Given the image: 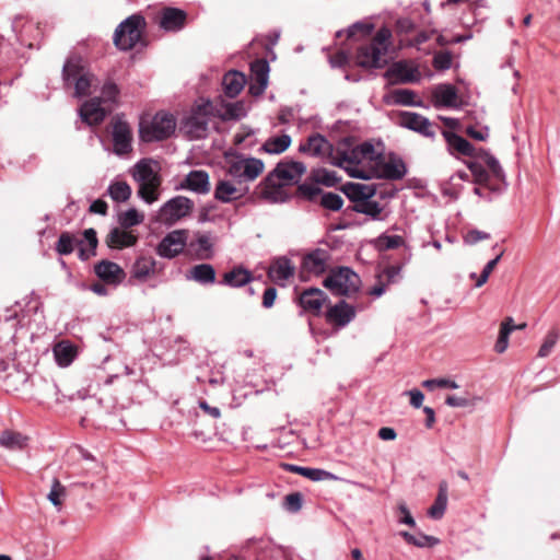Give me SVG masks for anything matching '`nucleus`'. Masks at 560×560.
<instances>
[{"label": "nucleus", "mask_w": 560, "mask_h": 560, "mask_svg": "<svg viewBox=\"0 0 560 560\" xmlns=\"http://www.w3.org/2000/svg\"><path fill=\"white\" fill-rule=\"evenodd\" d=\"M392 32L387 27L380 28L371 42L357 49L355 63L365 69H380L386 65L385 56L390 45Z\"/></svg>", "instance_id": "obj_1"}, {"label": "nucleus", "mask_w": 560, "mask_h": 560, "mask_svg": "<svg viewBox=\"0 0 560 560\" xmlns=\"http://www.w3.org/2000/svg\"><path fill=\"white\" fill-rule=\"evenodd\" d=\"M65 88H74V97L81 98L90 94L94 75L86 68L84 59L79 55H70L62 67Z\"/></svg>", "instance_id": "obj_2"}, {"label": "nucleus", "mask_w": 560, "mask_h": 560, "mask_svg": "<svg viewBox=\"0 0 560 560\" xmlns=\"http://www.w3.org/2000/svg\"><path fill=\"white\" fill-rule=\"evenodd\" d=\"M211 116H217L215 107L209 100H201L182 121L180 129L189 139H202L208 133V125Z\"/></svg>", "instance_id": "obj_3"}, {"label": "nucleus", "mask_w": 560, "mask_h": 560, "mask_svg": "<svg viewBox=\"0 0 560 560\" xmlns=\"http://www.w3.org/2000/svg\"><path fill=\"white\" fill-rule=\"evenodd\" d=\"M84 240H77L69 232H62L56 243V252L59 255H70L75 246H79L78 256L81 260L85 261L96 255L98 245L97 234L93 228L86 229L83 232Z\"/></svg>", "instance_id": "obj_4"}, {"label": "nucleus", "mask_w": 560, "mask_h": 560, "mask_svg": "<svg viewBox=\"0 0 560 560\" xmlns=\"http://www.w3.org/2000/svg\"><path fill=\"white\" fill-rule=\"evenodd\" d=\"M323 283L335 294L350 296L360 290L361 279L351 268L338 267L330 271Z\"/></svg>", "instance_id": "obj_5"}, {"label": "nucleus", "mask_w": 560, "mask_h": 560, "mask_svg": "<svg viewBox=\"0 0 560 560\" xmlns=\"http://www.w3.org/2000/svg\"><path fill=\"white\" fill-rule=\"evenodd\" d=\"M145 20L140 14H132L124 20L115 30L114 44L124 51L132 49L141 38V28Z\"/></svg>", "instance_id": "obj_6"}, {"label": "nucleus", "mask_w": 560, "mask_h": 560, "mask_svg": "<svg viewBox=\"0 0 560 560\" xmlns=\"http://www.w3.org/2000/svg\"><path fill=\"white\" fill-rule=\"evenodd\" d=\"M176 128V120L167 113H156L148 125H140V136L143 141H161L168 138Z\"/></svg>", "instance_id": "obj_7"}, {"label": "nucleus", "mask_w": 560, "mask_h": 560, "mask_svg": "<svg viewBox=\"0 0 560 560\" xmlns=\"http://www.w3.org/2000/svg\"><path fill=\"white\" fill-rule=\"evenodd\" d=\"M467 167L474 176V183L478 186L474 188V194L488 201L492 200V195H499L505 187V184L493 182L487 168L480 162L470 161Z\"/></svg>", "instance_id": "obj_8"}, {"label": "nucleus", "mask_w": 560, "mask_h": 560, "mask_svg": "<svg viewBox=\"0 0 560 560\" xmlns=\"http://www.w3.org/2000/svg\"><path fill=\"white\" fill-rule=\"evenodd\" d=\"M188 230L178 229L168 232L156 245L155 253L164 259H174L186 253Z\"/></svg>", "instance_id": "obj_9"}, {"label": "nucleus", "mask_w": 560, "mask_h": 560, "mask_svg": "<svg viewBox=\"0 0 560 560\" xmlns=\"http://www.w3.org/2000/svg\"><path fill=\"white\" fill-rule=\"evenodd\" d=\"M396 124L425 138L434 139L436 136L435 126L427 117L415 112H398Z\"/></svg>", "instance_id": "obj_10"}, {"label": "nucleus", "mask_w": 560, "mask_h": 560, "mask_svg": "<svg viewBox=\"0 0 560 560\" xmlns=\"http://www.w3.org/2000/svg\"><path fill=\"white\" fill-rule=\"evenodd\" d=\"M192 201L184 196H176L166 201L159 211L161 222L165 225H173L189 214L192 209Z\"/></svg>", "instance_id": "obj_11"}, {"label": "nucleus", "mask_w": 560, "mask_h": 560, "mask_svg": "<svg viewBox=\"0 0 560 560\" xmlns=\"http://www.w3.org/2000/svg\"><path fill=\"white\" fill-rule=\"evenodd\" d=\"M305 172L306 166L302 162L281 161L268 174V182L271 183L272 178H276L284 185H291L298 183Z\"/></svg>", "instance_id": "obj_12"}, {"label": "nucleus", "mask_w": 560, "mask_h": 560, "mask_svg": "<svg viewBox=\"0 0 560 560\" xmlns=\"http://www.w3.org/2000/svg\"><path fill=\"white\" fill-rule=\"evenodd\" d=\"M113 151L116 155L122 156L132 150V132L129 124L121 119L113 121Z\"/></svg>", "instance_id": "obj_13"}, {"label": "nucleus", "mask_w": 560, "mask_h": 560, "mask_svg": "<svg viewBox=\"0 0 560 560\" xmlns=\"http://www.w3.org/2000/svg\"><path fill=\"white\" fill-rule=\"evenodd\" d=\"M362 161L363 158L358 152V147H354L348 151L338 152V156L334 159L332 164L343 167L354 178L370 179L372 177L370 174L357 168Z\"/></svg>", "instance_id": "obj_14"}, {"label": "nucleus", "mask_w": 560, "mask_h": 560, "mask_svg": "<svg viewBox=\"0 0 560 560\" xmlns=\"http://www.w3.org/2000/svg\"><path fill=\"white\" fill-rule=\"evenodd\" d=\"M407 174V166L404 160L390 153L387 161L377 164L375 171V177L387 179V180H399L402 179Z\"/></svg>", "instance_id": "obj_15"}, {"label": "nucleus", "mask_w": 560, "mask_h": 560, "mask_svg": "<svg viewBox=\"0 0 560 560\" xmlns=\"http://www.w3.org/2000/svg\"><path fill=\"white\" fill-rule=\"evenodd\" d=\"M195 237H187L186 254L199 259L207 260L213 256V243L209 233L196 232Z\"/></svg>", "instance_id": "obj_16"}, {"label": "nucleus", "mask_w": 560, "mask_h": 560, "mask_svg": "<svg viewBox=\"0 0 560 560\" xmlns=\"http://www.w3.org/2000/svg\"><path fill=\"white\" fill-rule=\"evenodd\" d=\"M95 275L106 284L118 285L125 278V270L116 262L103 259L94 266Z\"/></svg>", "instance_id": "obj_17"}, {"label": "nucleus", "mask_w": 560, "mask_h": 560, "mask_svg": "<svg viewBox=\"0 0 560 560\" xmlns=\"http://www.w3.org/2000/svg\"><path fill=\"white\" fill-rule=\"evenodd\" d=\"M101 104V97H93L85 101L79 108V116L82 121L89 126H97L103 122L106 117V112Z\"/></svg>", "instance_id": "obj_18"}, {"label": "nucleus", "mask_w": 560, "mask_h": 560, "mask_svg": "<svg viewBox=\"0 0 560 560\" xmlns=\"http://www.w3.org/2000/svg\"><path fill=\"white\" fill-rule=\"evenodd\" d=\"M330 255L326 249L316 248L304 256L302 261V271L310 275L319 276L327 269V262Z\"/></svg>", "instance_id": "obj_19"}, {"label": "nucleus", "mask_w": 560, "mask_h": 560, "mask_svg": "<svg viewBox=\"0 0 560 560\" xmlns=\"http://www.w3.org/2000/svg\"><path fill=\"white\" fill-rule=\"evenodd\" d=\"M187 13L178 8H164L161 11L160 27L166 32H178L184 28Z\"/></svg>", "instance_id": "obj_20"}, {"label": "nucleus", "mask_w": 560, "mask_h": 560, "mask_svg": "<svg viewBox=\"0 0 560 560\" xmlns=\"http://www.w3.org/2000/svg\"><path fill=\"white\" fill-rule=\"evenodd\" d=\"M180 187L199 195L208 194L211 188L208 172L203 170L190 171Z\"/></svg>", "instance_id": "obj_21"}, {"label": "nucleus", "mask_w": 560, "mask_h": 560, "mask_svg": "<svg viewBox=\"0 0 560 560\" xmlns=\"http://www.w3.org/2000/svg\"><path fill=\"white\" fill-rule=\"evenodd\" d=\"M326 317L328 322L339 327H345L355 317V308L345 300H341L328 308Z\"/></svg>", "instance_id": "obj_22"}, {"label": "nucleus", "mask_w": 560, "mask_h": 560, "mask_svg": "<svg viewBox=\"0 0 560 560\" xmlns=\"http://www.w3.org/2000/svg\"><path fill=\"white\" fill-rule=\"evenodd\" d=\"M326 300V293L317 288H308L304 290L299 298L301 307L314 314H318L320 312Z\"/></svg>", "instance_id": "obj_23"}, {"label": "nucleus", "mask_w": 560, "mask_h": 560, "mask_svg": "<svg viewBox=\"0 0 560 560\" xmlns=\"http://www.w3.org/2000/svg\"><path fill=\"white\" fill-rule=\"evenodd\" d=\"M442 136L452 155L458 153L465 156H472L475 154V147L462 136L448 130H443Z\"/></svg>", "instance_id": "obj_24"}, {"label": "nucleus", "mask_w": 560, "mask_h": 560, "mask_svg": "<svg viewBox=\"0 0 560 560\" xmlns=\"http://www.w3.org/2000/svg\"><path fill=\"white\" fill-rule=\"evenodd\" d=\"M332 149L329 141L320 133L311 135L305 142L301 143L299 151L312 156H323Z\"/></svg>", "instance_id": "obj_25"}, {"label": "nucleus", "mask_w": 560, "mask_h": 560, "mask_svg": "<svg viewBox=\"0 0 560 560\" xmlns=\"http://www.w3.org/2000/svg\"><path fill=\"white\" fill-rule=\"evenodd\" d=\"M432 96L435 108L457 106V90L452 84L443 83L436 85L433 90Z\"/></svg>", "instance_id": "obj_26"}, {"label": "nucleus", "mask_w": 560, "mask_h": 560, "mask_svg": "<svg viewBox=\"0 0 560 560\" xmlns=\"http://www.w3.org/2000/svg\"><path fill=\"white\" fill-rule=\"evenodd\" d=\"M284 184L272 178V182H268V175L259 185V194L260 196L270 201V202H285L288 200V195L283 190Z\"/></svg>", "instance_id": "obj_27"}, {"label": "nucleus", "mask_w": 560, "mask_h": 560, "mask_svg": "<svg viewBox=\"0 0 560 560\" xmlns=\"http://www.w3.org/2000/svg\"><path fill=\"white\" fill-rule=\"evenodd\" d=\"M138 237L126 229L114 228L106 236L105 243L109 248L122 249L133 246Z\"/></svg>", "instance_id": "obj_28"}, {"label": "nucleus", "mask_w": 560, "mask_h": 560, "mask_svg": "<svg viewBox=\"0 0 560 560\" xmlns=\"http://www.w3.org/2000/svg\"><path fill=\"white\" fill-rule=\"evenodd\" d=\"M246 84V77L237 70H230L223 75L222 86L224 94L230 97H236Z\"/></svg>", "instance_id": "obj_29"}, {"label": "nucleus", "mask_w": 560, "mask_h": 560, "mask_svg": "<svg viewBox=\"0 0 560 560\" xmlns=\"http://www.w3.org/2000/svg\"><path fill=\"white\" fill-rule=\"evenodd\" d=\"M156 260L151 256H140L131 267V276L138 281L144 282L155 275Z\"/></svg>", "instance_id": "obj_30"}, {"label": "nucleus", "mask_w": 560, "mask_h": 560, "mask_svg": "<svg viewBox=\"0 0 560 560\" xmlns=\"http://www.w3.org/2000/svg\"><path fill=\"white\" fill-rule=\"evenodd\" d=\"M294 275V266L292 265L291 260L285 257H278L273 260L271 264L268 276L279 282V281H287Z\"/></svg>", "instance_id": "obj_31"}, {"label": "nucleus", "mask_w": 560, "mask_h": 560, "mask_svg": "<svg viewBox=\"0 0 560 560\" xmlns=\"http://www.w3.org/2000/svg\"><path fill=\"white\" fill-rule=\"evenodd\" d=\"M252 280L253 273L248 269L238 266L225 272L220 283L231 288H242L252 282Z\"/></svg>", "instance_id": "obj_32"}, {"label": "nucleus", "mask_w": 560, "mask_h": 560, "mask_svg": "<svg viewBox=\"0 0 560 560\" xmlns=\"http://www.w3.org/2000/svg\"><path fill=\"white\" fill-rule=\"evenodd\" d=\"M343 192L351 201L354 202V205H358L368 199H371L375 195L376 189L372 185L349 183L345 185Z\"/></svg>", "instance_id": "obj_33"}, {"label": "nucleus", "mask_w": 560, "mask_h": 560, "mask_svg": "<svg viewBox=\"0 0 560 560\" xmlns=\"http://www.w3.org/2000/svg\"><path fill=\"white\" fill-rule=\"evenodd\" d=\"M152 164V160L142 159L133 166L132 177L138 184L161 180Z\"/></svg>", "instance_id": "obj_34"}, {"label": "nucleus", "mask_w": 560, "mask_h": 560, "mask_svg": "<svg viewBox=\"0 0 560 560\" xmlns=\"http://www.w3.org/2000/svg\"><path fill=\"white\" fill-rule=\"evenodd\" d=\"M347 210H351L357 213H362L369 217L373 221H384L386 215H384V207L376 200L368 199L358 205H353L351 208Z\"/></svg>", "instance_id": "obj_35"}, {"label": "nucleus", "mask_w": 560, "mask_h": 560, "mask_svg": "<svg viewBox=\"0 0 560 560\" xmlns=\"http://www.w3.org/2000/svg\"><path fill=\"white\" fill-rule=\"evenodd\" d=\"M243 192L230 180H219L214 189V198L228 203L243 197Z\"/></svg>", "instance_id": "obj_36"}, {"label": "nucleus", "mask_w": 560, "mask_h": 560, "mask_svg": "<svg viewBox=\"0 0 560 560\" xmlns=\"http://www.w3.org/2000/svg\"><path fill=\"white\" fill-rule=\"evenodd\" d=\"M388 77H395L400 83H413L419 81V74L416 68H410L404 62H395L386 73Z\"/></svg>", "instance_id": "obj_37"}, {"label": "nucleus", "mask_w": 560, "mask_h": 560, "mask_svg": "<svg viewBox=\"0 0 560 560\" xmlns=\"http://www.w3.org/2000/svg\"><path fill=\"white\" fill-rule=\"evenodd\" d=\"M448 486L446 481H441L439 485L438 495L434 503L428 510V515L433 520H440L443 517L447 506V494Z\"/></svg>", "instance_id": "obj_38"}, {"label": "nucleus", "mask_w": 560, "mask_h": 560, "mask_svg": "<svg viewBox=\"0 0 560 560\" xmlns=\"http://www.w3.org/2000/svg\"><path fill=\"white\" fill-rule=\"evenodd\" d=\"M54 357L59 366L66 368L72 363L77 355V349L68 341L58 342L54 349Z\"/></svg>", "instance_id": "obj_39"}, {"label": "nucleus", "mask_w": 560, "mask_h": 560, "mask_svg": "<svg viewBox=\"0 0 560 560\" xmlns=\"http://www.w3.org/2000/svg\"><path fill=\"white\" fill-rule=\"evenodd\" d=\"M187 278L200 284H211L215 281V270L213 266L209 264L196 265L189 270Z\"/></svg>", "instance_id": "obj_40"}, {"label": "nucleus", "mask_w": 560, "mask_h": 560, "mask_svg": "<svg viewBox=\"0 0 560 560\" xmlns=\"http://www.w3.org/2000/svg\"><path fill=\"white\" fill-rule=\"evenodd\" d=\"M243 161V179L244 182H253L264 171L265 164L261 160L252 158V156H244L242 155Z\"/></svg>", "instance_id": "obj_41"}, {"label": "nucleus", "mask_w": 560, "mask_h": 560, "mask_svg": "<svg viewBox=\"0 0 560 560\" xmlns=\"http://www.w3.org/2000/svg\"><path fill=\"white\" fill-rule=\"evenodd\" d=\"M284 468L288 471L295 472L313 481H320L328 477H332L330 472L318 468H310L292 464H285Z\"/></svg>", "instance_id": "obj_42"}, {"label": "nucleus", "mask_w": 560, "mask_h": 560, "mask_svg": "<svg viewBox=\"0 0 560 560\" xmlns=\"http://www.w3.org/2000/svg\"><path fill=\"white\" fill-rule=\"evenodd\" d=\"M27 438L19 432L4 431L0 436V445L10 451H20L26 446Z\"/></svg>", "instance_id": "obj_43"}, {"label": "nucleus", "mask_w": 560, "mask_h": 560, "mask_svg": "<svg viewBox=\"0 0 560 560\" xmlns=\"http://www.w3.org/2000/svg\"><path fill=\"white\" fill-rule=\"evenodd\" d=\"M395 104L401 106H416L423 107L424 104L421 100H416V92L409 89H397L392 93Z\"/></svg>", "instance_id": "obj_44"}, {"label": "nucleus", "mask_w": 560, "mask_h": 560, "mask_svg": "<svg viewBox=\"0 0 560 560\" xmlns=\"http://www.w3.org/2000/svg\"><path fill=\"white\" fill-rule=\"evenodd\" d=\"M291 144V137L289 135H281L268 139L261 149L270 154H280L284 152Z\"/></svg>", "instance_id": "obj_45"}, {"label": "nucleus", "mask_w": 560, "mask_h": 560, "mask_svg": "<svg viewBox=\"0 0 560 560\" xmlns=\"http://www.w3.org/2000/svg\"><path fill=\"white\" fill-rule=\"evenodd\" d=\"M107 192L116 202H125L131 196V187L126 182H114L108 186Z\"/></svg>", "instance_id": "obj_46"}, {"label": "nucleus", "mask_w": 560, "mask_h": 560, "mask_svg": "<svg viewBox=\"0 0 560 560\" xmlns=\"http://www.w3.org/2000/svg\"><path fill=\"white\" fill-rule=\"evenodd\" d=\"M247 114L246 105L243 101L229 103L224 106L223 113H217L223 120L241 119Z\"/></svg>", "instance_id": "obj_47"}, {"label": "nucleus", "mask_w": 560, "mask_h": 560, "mask_svg": "<svg viewBox=\"0 0 560 560\" xmlns=\"http://www.w3.org/2000/svg\"><path fill=\"white\" fill-rule=\"evenodd\" d=\"M483 167H488V173L491 176V179L493 182H500L502 184H505V175L504 172L499 163V161L490 153H485V160L482 163Z\"/></svg>", "instance_id": "obj_48"}, {"label": "nucleus", "mask_w": 560, "mask_h": 560, "mask_svg": "<svg viewBox=\"0 0 560 560\" xmlns=\"http://www.w3.org/2000/svg\"><path fill=\"white\" fill-rule=\"evenodd\" d=\"M161 180L139 184L138 195L147 203L151 205L159 198L158 188Z\"/></svg>", "instance_id": "obj_49"}, {"label": "nucleus", "mask_w": 560, "mask_h": 560, "mask_svg": "<svg viewBox=\"0 0 560 560\" xmlns=\"http://www.w3.org/2000/svg\"><path fill=\"white\" fill-rule=\"evenodd\" d=\"M319 205L327 210L339 211L343 206V199L339 194L322 191Z\"/></svg>", "instance_id": "obj_50"}, {"label": "nucleus", "mask_w": 560, "mask_h": 560, "mask_svg": "<svg viewBox=\"0 0 560 560\" xmlns=\"http://www.w3.org/2000/svg\"><path fill=\"white\" fill-rule=\"evenodd\" d=\"M143 214H140L135 208L119 214L118 222L122 229H129L143 222Z\"/></svg>", "instance_id": "obj_51"}, {"label": "nucleus", "mask_w": 560, "mask_h": 560, "mask_svg": "<svg viewBox=\"0 0 560 560\" xmlns=\"http://www.w3.org/2000/svg\"><path fill=\"white\" fill-rule=\"evenodd\" d=\"M322 191L316 183H303L298 186V196L312 202L320 197Z\"/></svg>", "instance_id": "obj_52"}, {"label": "nucleus", "mask_w": 560, "mask_h": 560, "mask_svg": "<svg viewBox=\"0 0 560 560\" xmlns=\"http://www.w3.org/2000/svg\"><path fill=\"white\" fill-rule=\"evenodd\" d=\"M250 70L254 73L256 81L268 82L269 63L265 59H257L250 65Z\"/></svg>", "instance_id": "obj_53"}, {"label": "nucleus", "mask_w": 560, "mask_h": 560, "mask_svg": "<svg viewBox=\"0 0 560 560\" xmlns=\"http://www.w3.org/2000/svg\"><path fill=\"white\" fill-rule=\"evenodd\" d=\"M373 28L374 25L372 23L355 22L346 30V33L348 38H353L357 34L368 36L372 33Z\"/></svg>", "instance_id": "obj_54"}, {"label": "nucleus", "mask_w": 560, "mask_h": 560, "mask_svg": "<svg viewBox=\"0 0 560 560\" xmlns=\"http://www.w3.org/2000/svg\"><path fill=\"white\" fill-rule=\"evenodd\" d=\"M101 94L102 101L115 103L119 95V89L115 82L108 80L103 84Z\"/></svg>", "instance_id": "obj_55"}, {"label": "nucleus", "mask_w": 560, "mask_h": 560, "mask_svg": "<svg viewBox=\"0 0 560 560\" xmlns=\"http://www.w3.org/2000/svg\"><path fill=\"white\" fill-rule=\"evenodd\" d=\"M559 338V334L556 330H551L547 334L545 337V340L542 345L540 346L538 350V357L546 358L550 354L552 351L555 345L557 343V340Z\"/></svg>", "instance_id": "obj_56"}, {"label": "nucleus", "mask_w": 560, "mask_h": 560, "mask_svg": "<svg viewBox=\"0 0 560 560\" xmlns=\"http://www.w3.org/2000/svg\"><path fill=\"white\" fill-rule=\"evenodd\" d=\"M381 249H394L404 244V238L400 235H381L377 240Z\"/></svg>", "instance_id": "obj_57"}, {"label": "nucleus", "mask_w": 560, "mask_h": 560, "mask_svg": "<svg viewBox=\"0 0 560 560\" xmlns=\"http://www.w3.org/2000/svg\"><path fill=\"white\" fill-rule=\"evenodd\" d=\"M65 487L59 482L58 479H54L51 489L47 495L48 500L55 505H61V497L65 495Z\"/></svg>", "instance_id": "obj_58"}, {"label": "nucleus", "mask_w": 560, "mask_h": 560, "mask_svg": "<svg viewBox=\"0 0 560 560\" xmlns=\"http://www.w3.org/2000/svg\"><path fill=\"white\" fill-rule=\"evenodd\" d=\"M303 495L300 492L289 493L284 498V508L290 512H298L302 509Z\"/></svg>", "instance_id": "obj_59"}, {"label": "nucleus", "mask_w": 560, "mask_h": 560, "mask_svg": "<svg viewBox=\"0 0 560 560\" xmlns=\"http://www.w3.org/2000/svg\"><path fill=\"white\" fill-rule=\"evenodd\" d=\"M243 161H242V154L236 155L234 160L229 162L228 166V174L231 175L233 178H235L238 183L244 182L243 174Z\"/></svg>", "instance_id": "obj_60"}, {"label": "nucleus", "mask_w": 560, "mask_h": 560, "mask_svg": "<svg viewBox=\"0 0 560 560\" xmlns=\"http://www.w3.org/2000/svg\"><path fill=\"white\" fill-rule=\"evenodd\" d=\"M422 386L430 390L434 389L435 387H442V388L448 387V388H453V389L458 388V384L456 382L446 380V378L425 380V381H423Z\"/></svg>", "instance_id": "obj_61"}, {"label": "nucleus", "mask_w": 560, "mask_h": 560, "mask_svg": "<svg viewBox=\"0 0 560 560\" xmlns=\"http://www.w3.org/2000/svg\"><path fill=\"white\" fill-rule=\"evenodd\" d=\"M452 66V55L448 51L439 52L433 58V67L438 70H447Z\"/></svg>", "instance_id": "obj_62"}, {"label": "nucleus", "mask_w": 560, "mask_h": 560, "mask_svg": "<svg viewBox=\"0 0 560 560\" xmlns=\"http://www.w3.org/2000/svg\"><path fill=\"white\" fill-rule=\"evenodd\" d=\"M439 542L440 539L434 536L419 534L418 536H415L412 545L416 547L423 548L436 546Z\"/></svg>", "instance_id": "obj_63"}, {"label": "nucleus", "mask_w": 560, "mask_h": 560, "mask_svg": "<svg viewBox=\"0 0 560 560\" xmlns=\"http://www.w3.org/2000/svg\"><path fill=\"white\" fill-rule=\"evenodd\" d=\"M336 173L327 170H319L315 174V182L322 183L326 186H332L336 183Z\"/></svg>", "instance_id": "obj_64"}]
</instances>
